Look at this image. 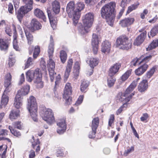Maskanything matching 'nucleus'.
<instances>
[{
    "instance_id": "37998d69",
    "label": "nucleus",
    "mask_w": 158,
    "mask_h": 158,
    "mask_svg": "<svg viewBox=\"0 0 158 158\" xmlns=\"http://www.w3.org/2000/svg\"><path fill=\"white\" fill-rule=\"evenodd\" d=\"M141 58L139 57L137 58H135V59H133L131 62V65L135 66L137 64H139L141 63Z\"/></svg>"
},
{
    "instance_id": "3c124183",
    "label": "nucleus",
    "mask_w": 158,
    "mask_h": 158,
    "mask_svg": "<svg viewBox=\"0 0 158 158\" xmlns=\"http://www.w3.org/2000/svg\"><path fill=\"white\" fill-rule=\"evenodd\" d=\"M13 46L14 48L16 51L19 50V48L17 44V40H16V37L15 36H14V40L13 42Z\"/></svg>"
},
{
    "instance_id": "f704fd0d",
    "label": "nucleus",
    "mask_w": 158,
    "mask_h": 158,
    "mask_svg": "<svg viewBox=\"0 0 158 158\" xmlns=\"http://www.w3.org/2000/svg\"><path fill=\"white\" fill-rule=\"evenodd\" d=\"M158 33V23L152 29L150 32V34H148L149 38L151 36L153 37Z\"/></svg>"
},
{
    "instance_id": "39448f33",
    "label": "nucleus",
    "mask_w": 158,
    "mask_h": 158,
    "mask_svg": "<svg viewBox=\"0 0 158 158\" xmlns=\"http://www.w3.org/2000/svg\"><path fill=\"white\" fill-rule=\"evenodd\" d=\"M27 108L33 120L37 121V107L35 99L33 96H30L28 99Z\"/></svg>"
},
{
    "instance_id": "1a4fd4ad",
    "label": "nucleus",
    "mask_w": 158,
    "mask_h": 158,
    "mask_svg": "<svg viewBox=\"0 0 158 158\" xmlns=\"http://www.w3.org/2000/svg\"><path fill=\"white\" fill-rule=\"evenodd\" d=\"M72 91V87L71 84L67 83L65 85L63 95V98L65 100V104L66 105H69L71 103L72 98L71 95Z\"/></svg>"
},
{
    "instance_id": "8fccbe9b",
    "label": "nucleus",
    "mask_w": 158,
    "mask_h": 158,
    "mask_svg": "<svg viewBox=\"0 0 158 158\" xmlns=\"http://www.w3.org/2000/svg\"><path fill=\"white\" fill-rule=\"evenodd\" d=\"M40 52V48L38 46H36L35 47L34 52L33 54V56L34 58H37L39 55Z\"/></svg>"
},
{
    "instance_id": "69168bd1",
    "label": "nucleus",
    "mask_w": 158,
    "mask_h": 158,
    "mask_svg": "<svg viewBox=\"0 0 158 158\" xmlns=\"http://www.w3.org/2000/svg\"><path fill=\"white\" fill-rule=\"evenodd\" d=\"M12 76L10 73H8L6 74L5 76V80L8 81H11Z\"/></svg>"
},
{
    "instance_id": "864d4df0",
    "label": "nucleus",
    "mask_w": 158,
    "mask_h": 158,
    "mask_svg": "<svg viewBox=\"0 0 158 158\" xmlns=\"http://www.w3.org/2000/svg\"><path fill=\"white\" fill-rule=\"evenodd\" d=\"M131 0H122L120 6L122 7H125L127 4H128Z\"/></svg>"
},
{
    "instance_id": "f257e3e1",
    "label": "nucleus",
    "mask_w": 158,
    "mask_h": 158,
    "mask_svg": "<svg viewBox=\"0 0 158 158\" xmlns=\"http://www.w3.org/2000/svg\"><path fill=\"white\" fill-rule=\"evenodd\" d=\"M115 7V3L111 2L103 6L101 11L102 17L105 19L108 24L111 26L113 25L114 22V11Z\"/></svg>"
},
{
    "instance_id": "f03ea898",
    "label": "nucleus",
    "mask_w": 158,
    "mask_h": 158,
    "mask_svg": "<svg viewBox=\"0 0 158 158\" xmlns=\"http://www.w3.org/2000/svg\"><path fill=\"white\" fill-rule=\"evenodd\" d=\"M42 75L39 72V69H36L35 71L29 70L26 73V79L29 82L34 80V83L38 88H42L44 86L42 81Z\"/></svg>"
},
{
    "instance_id": "ea45409f",
    "label": "nucleus",
    "mask_w": 158,
    "mask_h": 158,
    "mask_svg": "<svg viewBox=\"0 0 158 158\" xmlns=\"http://www.w3.org/2000/svg\"><path fill=\"white\" fill-rule=\"evenodd\" d=\"M67 55L66 52L63 51L62 50L60 52V57L61 62L63 63H64L67 59Z\"/></svg>"
},
{
    "instance_id": "a211bd4d",
    "label": "nucleus",
    "mask_w": 158,
    "mask_h": 158,
    "mask_svg": "<svg viewBox=\"0 0 158 158\" xmlns=\"http://www.w3.org/2000/svg\"><path fill=\"white\" fill-rule=\"evenodd\" d=\"M121 66L120 63H117L115 64L110 69L109 75L110 76H113L117 73Z\"/></svg>"
},
{
    "instance_id": "9b49d317",
    "label": "nucleus",
    "mask_w": 158,
    "mask_h": 158,
    "mask_svg": "<svg viewBox=\"0 0 158 158\" xmlns=\"http://www.w3.org/2000/svg\"><path fill=\"white\" fill-rule=\"evenodd\" d=\"M100 41V40L98 38V35L95 34H93L91 44L93 51L94 54H96L97 53L98 44Z\"/></svg>"
},
{
    "instance_id": "5fc2aeb1",
    "label": "nucleus",
    "mask_w": 158,
    "mask_h": 158,
    "mask_svg": "<svg viewBox=\"0 0 158 158\" xmlns=\"http://www.w3.org/2000/svg\"><path fill=\"white\" fill-rule=\"evenodd\" d=\"M84 98L83 95H80L75 104V105L78 106L80 105L82 102Z\"/></svg>"
},
{
    "instance_id": "7c9ffc66",
    "label": "nucleus",
    "mask_w": 158,
    "mask_h": 158,
    "mask_svg": "<svg viewBox=\"0 0 158 158\" xmlns=\"http://www.w3.org/2000/svg\"><path fill=\"white\" fill-rule=\"evenodd\" d=\"M99 123V118L98 117L95 118L92 120L91 125L92 129L93 131H95L98 127Z\"/></svg>"
},
{
    "instance_id": "680f3d73",
    "label": "nucleus",
    "mask_w": 158,
    "mask_h": 158,
    "mask_svg": "<svg viewBox=\"0 0 158 158\" xmlns=\"http://www.w3.org/2000/svg\"><path fill=\"white\" fill-rule=\"evenodd\" d=\"M15 62V60L13 58H9V60L8 64L10 67H12L14 64Z\"/></svg>"
},
{
    "instance_id": "a18cd8bd",
    "label": "nucleus",
    "mask_w": 158,
    "mask_h": 158,
    "mask_svg": "<svg viewBox=\"0 0 158 158\" xmlns=\"http://www.w3.org/2000/svg\"><path fill=\"white\" fill-rule=\"evenodd\" d=\"M84 7V5L82 2H79L77 4V7L76 8V11H78L79 14L80 15V12L81 10H83Z\"/></svg>"
},
{
    "instance_id": "4d7b16f0",
    "label": "nucleus",
    "mask_w": 158,
    "mask_h": 158,
    "mask_svg": "<svg viewBox=\"0 0 158 158\" xmlns=\"http://www.w3.org/2000/svg\"><path fill=\"white\" fill-rule=\"evenodd\" d=\"M114 114H111L110 116L108 122V125L110 127L113 123H114Z\"/></svg>"
},
{
    "instance_id": "a19ab883",
    "label": "nucleus",
    "mask_w": 158,
    "mask_h": 158,
    "mask_svg": "<svg viewBox=\"0 0 158 158\" xmlns=\"http://www.w3.org/2000/svg\"><path fill=\"white\" fill-rule=\"evenodd\" d=\"M89 85L88 82L84 81L81 83V90L82 92H85V90Z\"/></svg>"
},
{
    "instance_id": "0e129e2a",
    "label": "nucleus",
    "mask_w": 158,
    "mask_h": 158,
    "mask_svg": "<svg viewBox=\"0 0 158 158\" xmlns=\"http://www.w3.org/2000/svg\"><path fill=\"white\" fill-rule=\"evenodd\" d=\"M24 81L25 78L24 74L23 73H22L20 76V81L19 83V85H21Z\"/></svg>"
},
{
    "instance_id": "dca6fc26",
    "label": "nucleus",
    "mask_w": 158,
    "mask_h": 158,
    "mask_svg": "<svg viewBox=\"0 0 158 158\" xmlns=\"http://www.w3.org/2000/svg\"><path fill=\"white\" fill-rule=\"evenodd\" d=\"M147 34L146 31H144L139 35L136 39L134 42L135 45L138 46L141 44L144 40Z\"/></svg>"
},
{
    "instance_id": "ddd939ff",
    "label": "nucleus",
    "mask_w": 158,
    "mask_h": 158,
    "mask_svg": "<svg viewBox=\"0 0 158 158\" xmlns=\"http://www.w3.org/2000/svg\"><path fill=\"white\" fill-rule=\"evenodd\" d=\"M134 21L135 19L133 18H127L121 20L119 24L123 27H126L132 24Z\"/></svg>"
},
{
    "instance_id": "052dcab7",
    "label": "nucleus",
    "mask_w": 158,
    "mask_h": 158,
    "mask_svg": "<svg viewBox=\"0 0 158 158\" xmlns=\"http://www.w3.org/2000/svg\"><path fill=\"white\" fill-rule=\"evenodd\" d=\"M40 65L43 69H46V64L43 59H42L40 61Z\"/></svg>"
},
{
    "instance_id": "7ed1b4c3",
    "label": "nucleus",
    "mask_w": 158,
    "mask_h": 158,
    "mask_svg": "<svg viewBox=\"0 0 158 158\" xmlns=\"http://www.w3.org/2000/svg\"><path fill=\"white\" fill-rule=\"evenodd\" d=\"M25 5L21 6L17 13V16L20 23L25 15L31 10L32 8L33 1L32 0H22Z\"/></svg>"
},
{
    "instance_id": "6e6d98bb",
    "label": "nucleus",
    "mask_w": 158,
    "mask_h": 158,
    "mask_svg": "<svg viewBox=\"0 0 158 158\" xmlns=\"http://www.w3.org/2000/svg\"><path fill=\"white\" fill-rule=\"evenodd\" d=\"M13 125L14 127L15 128H17L19 129H21L22 128V127L21 122H17L14 123Z\"/></svg>"
},
{
    "instance_id": "5701e85b",
    "label": "nucleus",
    "mask_w": 158,
    "mask_h": 158,
    "mask_svg": "<svg viewBox=\"0 0 158 158\" xmlns=\"http://www.w3.org/2000/svg\"><path fill=\"white\" fill-rule=\"evenodd\" d=\"M31 25L32 29L34 30H38L41 29V24L36 19H33L31 23Z\"/></svg>"
},
{
    "instance_id": "0eeeda50",
    "label": "nucleus",
    "mask_w": 158,
    "mask_h": 158,
    "mask_svg": "<svg viewBox=\"0 0 158 158\" xmlns=\"http://www.w3.org/2000/svg\"><path fill=\"white\" fill-rule=\"evenodd\" d=\"M116 43L117 46L120 49L127 50L131 47V41L125 35H121L118 38Z\"/></svg>"
},
{
    "instance_id": "79ce46f5",
    "label": "nucleus",
    "mask_w": 158,
    "mask_h": 158,
    "mask_svg": "<svg viewBox=\"0 0 158 158\" xmlns=\"http://www.w3.org/2000/svg\"><path fill=\"white\" fill-rule=\"evenodd\" d=\"M132 71L131 69L127 71L122 76L121 79L123 81H125L131 75Z\"/></svg>"
},
{
    "instance_id": "f3484780",
    "label": "nucleus",
    "mask_w": 158,
    "mask_h": 158,
    "mask_svg": "<svg viewBox=\"0 0 158 158\" xmlns=\"http://www.w3.org/2000/svg\"><path fill=\"white\" fill-rule=\"evenodd\" d=\"M111 44L108 40H105L102 44L101 51L104 53H108L110 49Z\"/></svg>"
},
{
    "instance_id": "393cba45",
    "label": "nucleus",
    "mask_w": 158,
    "mask_h": 158,
    "mask_svg": "<svg viewBox=\"0 0 158 158\" xmlns=\"http://www.w3.org/2000/svg\"><path fill=\"white\" fill-rule=\"evenodd\" d=\"M21 96L19 94H17L15 100L14 105L17 109L19 108L22 105V101Z\"/></svg>"
},
{
    "instance_id": "6e6552de",
    "label": "nucleus",
    "mask_w": 158,
    "mask_h": 158,
    "mask_svg": "<svg viewBox=\"0 0 158 158\" xmlns=\"http://www.w3.org/2000/svg\"><path fill=\"white\" fill-rule=\"evenodd\" d=\"M41 117L43 119L49 124H52L55 121L53 113L50 109H44Z\"/></svg>"
},
{
    "instance_id": "09e8293b",
    "label": "nucleus",
    "mask_w": 158,
    "mask_h": 158,
    "mask_svg": "<svg viewBox=\"0 0 158 158\" xmlns=\"http://www.w3.org/2000/svg\"><path fill=\"white\" fill-rule=\"evenodd\" d=\"M9 128L11 132L15 136L17 137H19L21 135V134L19 131H18L16 130H15L12 127L10 126L9 127Z\"/></svg>"
},
{
    "instance_id": "c9c22d12",
    "label": "nucleus",
    "mask_w": 158,
    "mask_h": 158,
    "mask_svg": "<svg viewBox=\"0 0 158 158\" xmlns=\"http://www.w3.org/2000/svg\"><path fill=\"white\" fill-rule=\"evenodd\" d=\"M74 71L73 73L75 76L77 77L79 75V70L80 69V64L79 62H76L73 67Z\"/></svg>"
},
{
    "instance_id": "58836bf2",
    "label": "nucleus",
    "mask_w": 158,
    "mask_h": 158,
    "mask_svg": "<svg viewBox=\"0 0 158 158\" xmlns=\"http://www.w3.org/2000/svg\"><path fill=\"white\" fill-rule=\"evenodd\" d=\"M139 5V2H137L136 3H135L128 6V7L127 10V14H129L133 10L136 9Z\"/></svg>"
},
{
    "instance_id": "6ab92c4d",
    "label": "nucleus",
    "mask_w": 158,
    "mask_h": 158,
    "mask_svg": "<svg viewBox=\"0 0 158 158\" xmlns=\"http://www.w3.org/2000/svg\"><path fill=\"white\" fill-rule=\"evenodd\" d=\"M148 88V83L147 80H143L139 85L138 90L140 92H145Z\"/></svg>"
},
{
    "instance_id": "e433bc0d",
    "label": "nucleus",
    "mask_w": 158,
    "mask_h": 158,
    "mask_svg": "<svg viewBox=\"0 0 158 158\" xmlns=\"http://www.w3.org/2000/svg\"><path fill=\"white\" fill-rule=\"evenodd\" d=\"M158 46V39L153 40L148 47L146 48L147 51L150 50Z\"/></svg>"
},
{
    "instance_id": "aec40b11",
    "label": "nucleus",
    "mask_w": 158,
    "mask_h": 158,
    "mask_svg": "<svg viewBox=\"0 0 158 158\" xmlns=\"http://www.w3.org/2000/svg\"><path fill=\"white\" fill-rule=\"evenodd\" d=\"M47 12L51 25L53 29H54L56 27V25L57 24V19L53 17L50 10H47Z\"/></svg>"
},
{
    "instance_id": "4468645a",
    "label": "nucleus",
    "mask_w": 158,
    "mask_h": 158,
    "mask_svg": "<svg viewBox=\"0 0 158 158\" xmlns=\"http://www.w3.org/2000/svg\"><path fill=\"white\" fill-rule=\"evenodd\" d=\"M10 40V37L7 38L6 40L0 39V49L1 51H5L8 49Z\"/></svg>"
},
{
    "instance_id": "cd10ccee",
    "label": "nucleus",
    "mask_w": 158,
    "mask_h": 158,
    "mask_svg": "<svg viewBox=\"0 0 158 158\" xmlns=\"http://www.w3.org/2000/svg\"><path fill=\"white\" fill-rule=\"evenodd\" d=\"M52 6L53 11L56 14L59 13L60 9L59 2L56 1H54L52 3Z\"/></svg>"
},
{
    "instance_id": "c03bdc74",
    "label": "nucleus",
    "mask_w": 158,
    "mask_h": 158,
    "mask_svg": "<svg viewBox=\"0 0 158 158\" xmlns=\"http://www.w3.org/2000/svg\"><path fill=\"white\" fill-rule=\"evenodd\" d=\"M134 150V146L131 147H128L127 148V150H125L124 152V155L127 156L129 154L133 152Z\"/></svg>"
},
{
    "instance_id": "de8ad7c7",
    "label": "nucleus",
    "mask_w": 158,
    "mask_h": 158,
    "mask_svg": "<svg viewBox=\"0 0 158 158\" xmlns=\"http://www.w3.org/2000/svg\"><path fill=\"white\" fill-rule=\"evenodd\" d=\"M152 56L150 55L148 56H145L143 58V56H142L140 57L141 58V62L142 63H147L152 58Z\"/></svg>"
},
{
    "instance_id": "2eb2a0df",
    "label": "nucleus",
    "mask_w": 158,
    "mask_h": 158,
    "mask_svg": "<svg viewBox=\"0 0 158 158\" xmlns=\"http://www.w3.org/2000/svg\"><path fill=\"white\" fill-rule=\"evenodd\" d=\"M73 63V61L72 59H69L68 60L64 75V81H66L67 80L69 77L72 68Z\"/></svg>"
},
{
    "instance_id": "bb28decb",
    "label": "nucleus",
    "mask_w": 158,
    "mask_h": 158,
    "mask_svg": "<svg viewBox=\"0 0 158 158\" xmlns=\"http://www.w3.org/2000/svg\"><path fill=\"white\" fill-rule=\"evenodd\" d=\"M32 138L33 140H34V137L33 136H32ZM40 142L38 139H37L35 140H34V141L32 143V145L33 148L35 149V152H39L40 150Z\"/></svg>"
},
{
    "instance_id": "49530a36",
    "label": "nucleus",
    "mask_w": 158,
    "mask_h": 158,
    "mask_svg": "<svg viewBox=\"0 0 158 158\" xmlns=\"http://www.w3.org/2000/svg\"><path fill=\"white\" fill-rule=\"evenodd\" d=\"M155 71V68L153 67L148 71L147 73L146 76L148 78H150L153 75Z\"/></svg>"
},
{
    "instance_id": "c756f323",
    "label": "nucleus",
    "mask_w": 158,
    "mask_h": 158,
    "mask_svg": "<svg viewBox=\"0 0 158 158\" xmlns=\"http://www.w3.org/2000/svg\"><path fill=\"white\" fill-rule=\"evenodd\" d=\"M87 61H89L88 63H89L90 67L93 69L98 65V60L96 58H91L89 60Z\"/></svg>"
},
{
    "instance_id": "412c9836",
    "label": "nucleus",
    "mask_w": 158,
    "mask_h": 158,
    "mask_svg": "<svg viewBox=\"0 0 158 158\" xmlns=\"http://www.w3.org/2000/svg\"><path fill=\"white\" fill-rule=\"evenodd\" d=\"M35 15L37 17L42 19L44 21H46V18L43 12L40 9L36 8L34 10Z\"/></svg>"
},
{
    "instance_id": "338daca9",
    "label": "nucleus",
    "mask_w": 158,
    "mask_h": 158,
    "mask_svg": "<svg viewBox=\"0 0 158 158\" xmlns=\"http://www.w3.org/2000/svg\"><path fill=\"white\" fill-rule=\"evenodd\" d=\"M8 10L9 12L12 13L14 10L13 6L12 4L10 3L8 5Z\"/></svg>"
},
{
    "instance_id": "bf43d9fd",
    "label": "nucleus",
    "mask_w": 158,
    "mask_h": 158,
    "mask_svg": "<svg viewBox=\"0 0 158 158\" xmlns=\"http://www.w3.org/2000/svg\"><path fill=\"white\" fill-rule=\"evenodd\" d=\"M97 130H95V131H94L92 129V131L89 132V137L90 138H94L95 137V135L96 132Z\"/></svg>"
},
{
    "instance_id": "4c0bfd02",
    "label": "nucleus",
    "mask_w": 158,
    "mask_h": 158,
    "mask_svg": "<svg viewBox=\"0 0 158 158\" xmlns=\"http://www.w3.org/2000/svg\"><path fill=\"white\" fill-rule=\"evenodd\" d=\"M115 81V79L113 76H110L109 75L107 79V85L109 87H111L113 86Z\"/></svg>"
},
{
    "instance_id": "603ef678",
    "label": "nucleus",
    "mask_w": 158,
    "mask_h": 158,
    "mask_svg": "<svg viewBox=\"0 0 158 158\" xmlns=\"http://www.w3.org/2000/svg\"><path fill=\"white\" fill-rule=\"evenodd\" d=\"M33 59L31 57H29L28 58L27 60L26 61V64H25V69H26L28 68L32 64V61Z\"/></svg>"
},
{
    "instance_id": "e2e57ef3",
    "label": "nucleus",
    "mask_w": 158,
    "mask_h": 158,
    "mask_svg": "<svg viewBox=\"0 0 158 158\" xmlns=\"http://www.w3.org/2000/svg\"><path fill=\"white\" fill-rule=\"evenodd\" d=\"M7 135V131L5 129H2L0 130V136H5Z\"/></svg>"
},
{
    "instance_id": "13d9d810",
    "label": "nucleus",
    "mask_w": 158,
    "mask_h": 158,
    "mask_svg": "<svg viewBox=\"0 0 158 158\" xmlns=\"http://www.w3.org/2000/svg\"><path fill=\"white\" fill-rule=\"evenodd\" d=\"M5 31L6 34L9 36H11L12 34L11 30L10 27L9 26L6 27L5 28Z\"/></svg>"
},
{
    "instance_id": "9d476101",
    "label": "nucleus",
    "mask_w": 158,
    "mask_h": 158,
    "mask_svg": "<svg viewBox=\"0 0 158 158\" xmlns=\"http://www.w3.org/2000/svg\"><path fill=\"white\" fill-rule=\"evenodd\" d=\"M94 19L93 13H88L82 18L84 29L85 31L92 26Z\"/></svg>"
},
{
    "instance_id": "2f4dec72",
    "label": "nucleus",
    "mask_w": 158,
    "mask_h": 158,
    "mask_svg": "<svg viewBox=\"0 0 158 158\" xmlns=\"http://www.w3.org/2000/svg\"><path fill=\"white\" fill-rule=\"evenodd\" d=\"M52 58H49L48 63V70L49 71H51L52 72H54L55 63Z\"/></svg>"
},
{
    "instance_id": "473e14b6",
    "label": "nucleus",
    "mask_w": 158,
    "mask_h": 158,
    "mask_svg": "<svg viewBox=\"0 0 158 158\" xmlns=\"http://www.w3.org/2000/svg\"><path fill=\"white\" fill-rule=\"evenodd\" d=\"M9 100V97L6 94H2L1 101L0 106L2 108L5 106Z\"/></svg>"
},
{
    "instance_id": "423d86ee",
    "label": "nucleus",
    "mask_w": 158,
    "mask_h": 158,
    "mask_svg": "<svg viewBox=\"0 0 158 158\" xmlns=\"http://www.w3.org/2000/svg\"><path fill=\"white\" fill-rule=\"evenodd\" d=\"M66 11L69 16H73V23L75 26L78 22V20L80 17V15L78 11H76L74 7V3L73 2H70L68 4L66 7Z\"/></svg>"
},
{
    "instance_id": "b1692460",
    "label": "nucleus",
    "mask_w": 158,
    "mask_h": 158,
    "mask_svg": "<svg viewBox=\"0 0 158 158\" xmlns=\"http://www.w3.org/2000/svg\"><path fill=\"white\" fill-rule=\"evenodd\" d=\"M148 66L147 64H144L135 70V73L136 75L139 76L142 75L146 70Z\"/></svg>"
},
{
    "instance_id": "4be33fe9",
    "label": "nucleus",
    "mask_w": 158,
    "mask_h": 158,
    "mask_svg": "<svg viewBox=\"0 0 158 158\" xmlns=\"http://www.w3.org/2000/svg\"><path fill=\"white\" fill-rule=\"evenodd\" d=\"M54 52V43L52 37V35L50 37V43L48 46V53L49 58H52Z\"/></svg>"
},
{
    "instance_id": "a878e982",
    "label": "nucleus",
    "mask_w": 158,
    "mask_h": 158,
    "mask_svg": "<svg viewBox=\"0 0 158 158\" xmlns=\"http://www.w3.org/2000/svg\"><path fill=\"white\" fill-rule=\"evenodd\" d=\"M29 90L30 86L27 85L21 89L19 90L17 94H19L21 96L22 95H25L28 93Z\"/></svg>"
},
{
    "instance_id": "c85d7f7f",
    "label": "nucleus",
    "mask_w": 158,
    "mask_h": 158,
    "mask_svg": "<svg viewBox=\"0 0 158 158\" xmlns=\"http://www.w3.org/2000/svg\"><path fill=\"white\" fill-rule=\"evenodd\" d=\"M19 110H13L9 115L10 118L12 120L16 119L19 115Z\"/></svg>"
},
{
    "instance_id": "20e7f679",
    "label": "nucleus",
    "mask_w": 158,
    "mask_h": 158,
    "mask_svg": "<svg viewBox=\"0 0 158 158\" xmlns=\"http://www.w3.org/2000/svg\"><path fill=\"white\" fill-rule=\"evenodd\" d=\"M136 84L135 82H134L126 89L124 93H119L117 95V100L119 102H123L124 104L129 102L132 95L130 94L129 96H128L127 94L131 92L135 88L136 86Z\"/></svg>"
},
{
    "instance_id": "f8f14e48",
    "label": "nucleus",
    "mask_w": 158,
    "mask_h": 158,
    "mask_svg": "<svg viewBox=\"0 0 158 158\" xmlns=\"http://www.w3.org/2000/svg\"><path fill=\"white\" fill-rule=\"evenodd\" d=\"M58 126L57 132L59 134H62L65 131L66 128V124L65 123V119L63 118L60 120L57 123Z\"/></svg>"
},
{
    "instance_id": "72a5a7b5",
    "label": "nucleus",
    "mask_w": 158,
    "mask_h": 158,
    "mask_svg": "<svg viewBox=\"0 0 158 158\" xmlns=\"http://www.w3.org/2000/svg\"><path fill=\"white\" fill-rule=\"evenodd\" d=\"M24 32L28 40V43L29 44H31L33 41V37L32 35L30 33L29 31L27 29H24Z\"/></svg>"
},
{
    "instance_id": "774afa93",
    "label": "nucleus",
    "mask_w": 158,
    "mask_h": 158,
    "mask_svg": "<svg viewBox=\"0 0 158 158\" xmlns=\"http://www.w3.org/2000/svg\"><path fill=\"white\" fill-rule=\"evenodd\" d=\"M148 115L147 113L143 114V116L141 117L140 119L142 121H144L146 120L148 118Z\"/></svg>"
}]
</instances>
